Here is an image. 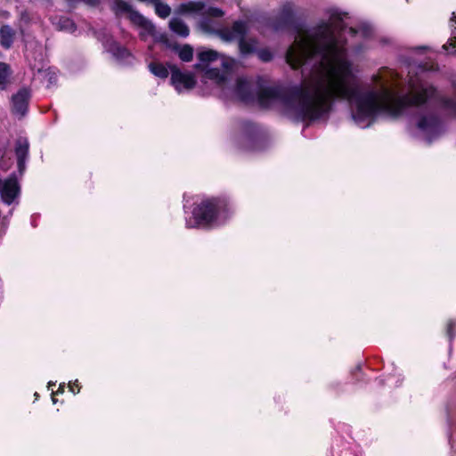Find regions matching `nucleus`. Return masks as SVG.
I'll return each mask as SVG.
<instances>
[{
    "mask_svg": "<svg viewBox=\"0 0 456 456\" xmlns=\"http://www.w3.org/2000/svg\"><path fill=\"white\" fill-rule=\"evenodd\" d=\"M454 86H455V89H456V83H455Z\"/></svg>",
    "mask_w": 456,
    "mask_h": 456,
    "instance_id": "obj_30",
    "label": "nucleus"
},
{
    "mask_svg": "<svg viewBox=\"0 0 456 456\" xmlns=\"http://www.w3.org/2000/svg\"><path fill=\"white\" fill-rule=\"evenodd\" d=\"M179 12L183 13H201L202 18L200 26L208 33H216L224 41H239L240 51L242 54L252 53L256 50L257 42L255 39H246L245 36L249 29L248 22L244 20L235 21L231 28H221L219 24L211 18H220L224 12L216 7L205 9V4L200 1H191L179 5Z\"/></svg>",
    "mask_w": 456,
    "mask_h": 456,
    "instance_id": "obj_3",
    "label": "nucleus"
},
{
    "mask_svg": "<svg viewBox=\"0 0 456 456\" xmlns=\"http://www.w3.org/2000/svg\"><path fill=\"white\" fill-rule=\"evenodd\" d=\"M169 28L174 33L180 37H186L189 36L190 29L180 18H172L169 21Z\"/></svg>",
    "mask_w": 456,
    "mask_h": 456,
    "instance_id": "obj_14",
    "label": "nucleus"
},
{
    "mask_svg": "<svg viewBox=\"0 0 456 456\" xmlns=\"http://www.w3.org/2000/svg\"><path fill=\"white\" fill-rule=\"evenodd\" d=\"M452 326H453L452 322H450L448 323V332H449V334L451 333V330H452Z\"/></svg>",
    "mask_w": 456,
    "mask_h": 456,
    "instance_id": "obj_24",
    "label": "nucleus"
},
{
    "mask_svg": "<svg viewBox=\"0 0 456 456\" xmlns=\"http://www.w3.org/2000/svg\"><path fill=\"white\" fill-rule=\"evenodd\" d=\"M443 48H444V50H447V49H448V45H444L443 46Z\"/></svg>",
    "mask_w": 456,
    "mask_h": 456,
    "instance_id": "obj_29",
    "label": "nucleus"
},
{
    "mask_svg": "<svg viewBox=\"0 0 456 456\" xmlns=\"http://www.w3.org/2000/svg\"><path fill=\"white\" fill-rule=\"evenodd\" d=\"M10 69L6 63L0 62V89L3 90L6 87L9 77H10Z\"/></svg>",
    "mask_w": 456,
    "mask_h": 456,
    "instance_id": "obj_18",
    "label": "nucleus"
},
{
    "mask_svg": "<svg viewBox=\"0 0 456 456\" xmlns=\"http://www.w3.org/2000/svg\"><path fill=\"white\" fill-rule=\"evenodd\" d=\"M418 127L426 134L428 142H431L442 131L440 120L431 113L425 114L419 118Z\"/></svg>",
    "mask_w": 456,
    "mask_h": 456,
    "instance_id": "obj_8",
    "label": "nucleus"
},
{
    "mask_svg": "<svg viewBox=\"0 0 456 456\" xmlns=\"http://www.w3.org/2000/svg\"><path fill=\"white\" fill-rule=\"evenodd\" d=\"M179 58L183 61H190L192 60L193 57V49L189 45H184L178 48L177 50Z\"/></svg>",
    "mask_w": 456,
    "mask_h": 456,
    "instance_id": "obj_19",
    "label": "nucleus"
},
{
    "mask_svg": "<svg viewBox=\"0 0 456 456\" xmlns=\"http://www.w3.org/2000/svg\"><path fill=\"white\" fill-rule=\"evenodd\" d=\"M198 60L195 69L204 71L205 77L221 86L224 97L243 102L256 101L263 107L281 104L293 110L302 120L311 122L314 119V85L311 83H304L300 88H295L292 92L285 87L273 86L255 93L253 84L243 77L237 78L232 86H228V80L236 65L234 59L208 49L199 51Z\"/></svg>",
    "mask_w": 456,
    "mask_h": 456,
    "instance_id": "obj_2",
    "label": "nucleus"
},
{
    "mask_svg": "<svg viewBox=\"0 0 456 456\" xmlns=\"http://www.w3.org/2000/svg\"><path fill=\"white\" fill-rule=\"evenodd\" d=\"M452 38H451L450 42H449V46L452 48V53H456V28L455 29L453 30L452 32Z\"/></svg>",
    "mask_w": 456,
    "mask_h": 456,
    "instance_id": "obj_22",
    "label": "nucleus"
},
{
    "mask_svg": "<svg viewBox=\"0 0 456 456\" xmlns=\"http://www.w3.org/2000/svg\"><path fill=\"white\" fill-rule=\"evenodd\" d=\"M54 385H55V384H54V383H53V382H49V383H48V387H52V386H54Z\"/></svg>",
    "mask_w": 456,
    "mask_h": 456,
    "instance_id": "obj_28",
    "label": "nucleus"
},
{
    "mask_svg": "<svg viewBox=\"0 0 456 456\" xmlns=\"http://www.w3.org/2000/svg\"><path fill=\"white\" fill-rule=\"evenodd\" d=\"M348 32L351 34V35H354L356 33L355 29H354L353 28H348Z\"/></svg>",
    "mask_w": 456,
    "mask_h": 456,
    "instance_id": "obj_25",
    "label": "nucleus"
},
{
    "mask_svg": "<svg viewBox=\"0 0 456 456\" xmlns=\"http://www.w3.org/2000/svg\"><path fill=\"white\" fill-rule=\"evenodd\" d=\"M63 387H64V386L61 384V385H60V387H59V390L62 392V391H63Z\"/></svg>",
    "mask_w": 456,
    "mask_h": 456,
    "instance_id": "obj_27",
    "label": "nucleus"
},
{
    "mask_svg": "<svg viewBox=\"0 0 456 456\" xmlns=\"http://www.w3.org/2000/svg\"><path fill=\"white\" fill-rule=\"evenodd\" d=\"M230 216L227 202L221 199H207L198 204L191 217H186L188 228L217 226Z\"/></svg>",
    "mask_w": 456,
    "mask_h": 456,
    "instance_id": "obj_4",
    "label": "nucleus"
},
{
    "mask_svg": "<svg viewBox=\"0 0 456 456\" xmlns=\"http://www.w3.org/2000/svg\"><path fill=\"white\" fill-rule=\"evenodd\" d=\"M347 13L338 10L330 12L329 21L325 23V114L337 98L348 100L354 107L353 118L361 127H366L378 114L397 117L411 106H421L428 101L456 116V102L444 97L436 89L419 78L409 80V92L399 96L397 92L386 84L379 88L358 92L352 84L350 65L346 57L345 40L341 31L346 27Z\"/></svg>",
    "mask_w": 456,
    "mask_h": 456,
    "instance_id": "obj_1",
    "label": "nucleus"
},
{
    "mask_svg": "<svg viewBox=\"0 0 456 456\" xmlns=\"http://www.w3.org/2000/svg\"><path fill=\"white\" fill-rule=\"evenodd\" d=\"M15 32L8 25L2 26L0 28V42L4 48H9L14 38Z\"/></svg>",
    "mask_w": 456,
    "mask_h": 456,
    "instance_id": "obj_15",
    "label": "nucleus"
},
{
    "mask_svg": "<svg viewBox=\"0 0 456 456\" xmlns=\"http://www.w3.org/2000/svg\"><path fill=\"white\" fill-rule=\"evenodd\" d=\"M454 20H456V16H455V13L453 12V13H452V19H451V21H453Z\"/></svg>",
    "mask_w": 456,
    "mask_h": 456,
    "instance_id": "obj_26",
    "label": "nucleus"
},
{
    "mask_svg": "<svg viewBox=\"0 0 456 456\" xmlns=\"http://www.w3.org/2000/svg\"><path fill=\"white\" fill-rule=\"evenodd\" d=\"M171 72V83L180 94L185 90L192 89L196 85V79L192 73L183 72L176 66L169 65Z\"/></svg>",
    "mask_w": 456,
    "mask_h": 456,
    "instance_id": "obj_7",
    "label": "nucleus"
},
{
    "mask_svg": "<svg viewBox=\"0 0 456 456\" xmlns=\"http://www.w3.org/2000/svg\"><path fill=\"white\" fill-rule=\"evenodd\" d=\"M152 4L155 6L156 13L160 18H167V16H169L171 9L167 4L161 3L159 0L153 1Z\"/></svg>",
    "mask_w": 456,
    "mask_h": 456,
    "instance_id": "obj_20",
    "label": "nucleus"
},
{
    "mask_svg": "<svg viewBox=\"0 0 456 456\" xmlns=\"http://www.w3.org/2000/svg\"><path fill=\"white\" fill-rule=\"evenodd\" d=\"M239 136L243 142L248 144L246 148L255 149L254 144L259 140L258 127L249 121H241L239 124Z\"/></svg>",
    "mask_w": 456,
    "mask_h": 456,
    "instance_id": "obj_9",
    "label": "nucleus"
},
{
    "mask_svg": "<svg viewBox=\"0 0 456 456\" xmlns=\"http://www.w3.org/2000/svg\"><path fill=\"white\" fill-rule=\"evenodd\" d=\"M104 48L111 53L117 61L124 63H130L133 58L132 54L126 49L121 47L118 43L113 41L110 37L102 40Z\"/></svg>",
    "mask_w": 456,
    "mask_h": 456,
    "instance_id": "obj_12",
    "label": "nucleus"
},
{
    "mask_svg": "<svg viewBox=\"0 0 456 456\" xmlns=\"http://www.w3.org/2000/svg\"><path fill=\"white\" fill-rule=\"evenodd\" d=\"M69 387L70 391L73 394H76V393H77L79 391V387H78V381L77 380H76L73 383H69Z\"/></svg>",
    "mask_w": 456,
    "mask_h": 456,
    "instance_id": "obj_23",
    "label": "nucleus"
},
{
    "mask_svg": "<svg viewBox=\"0 0 456 456\" xmlns=\"http://www.w3.org/2000/svg\"><path fill=\"white\" fill-rule=\"evenodd\" d=\"M150 71L156 77L160 78H167L168 77V69L161 63L151 62L149 64Z\"/></svg>",
    "mask_w": 456,
    "mask_h": 456,
    "instance_id": "obj_17",
    "label": "nucleus"
},
{
    "mask_svg": "<svg viewBox=\"0 0 456 456\" xmlns=\"http://www.w3.org/2000/svg\"><path fill=\"white\" fill-rule=\"evenodd\" d=\"M314 53V31L311 28L298 27L293 45L288 49L287 62L293 68L302 67L305 73L309 67L312 73L311 58Z\"/></svg>",
    "mask_w": 456,
    "mask_h": 456,
    "instance_id": "obj_5",
    "label": "nucleus"
},
{
    "mask_svg": "<svg viewBox=\"0 0 456 456\" xmlns=\"http://www.w3.org/2000/svg\"><path fill=\"white\" fill-rule=\"evenodd\" d=\"M53 24L59 30H63L69 33H72L76 30V26L74 22L70 19L66 17L55 18L53 20Z\"/></svg>",
    "mask_w": 456,
    "mask_h": 456,
    "instance_id": "obj_16",
    "label": "nucleus"
},
{
    "mask_svg": "<svg viewBox=\"0 0 456 456\" xmlns=\"http://www.w3.org/2000/svg\"><path fill=\"white\" fill-rule=\"evenodd\" d=\"M111 8L117 15H126L131 22L140 28L139 34L142 40H146L149 37L155 36L154 25L134 11L128 3L124 0H112Z\"/></svg>",
    "mask_w": 456,
    "mask_h": 456,
    "instance_id": "obj_6",
    "label": "nucleus"
},
{
    "mask_svg": "<svg viewBox=\"0 0 456 456\" xmlns=\"http://www.w3.org/2000/svg\"><path fill=\"white\" fill-rule=\"evenodd\" d=\"M29 97V92L26 88L20 89L15 95H13L12 99V112L16 115H20V117L24 116L28 109Z\"/></svg>",
    "mask_w": 456,
    "mask_h": 456,
    "instance_id": "obj_13",
    "label": "nucleus"
},
{
    "mask_svg": "<svg viewBox=\"0 0 456 456\" xmlns=\"http://www.w3.org/2000/svg\"><path fill=\"white\" fill-rule=\"evenodd\" d=\"M29 142L26 137H19L14 145V152L17 159L18 169L22 175L26 169V161L28 159Z\"/></svg>",
    "mask_w": 456,
    "mask_h": 456,
    "instance_id": "obj_11",
    "label": "nucleus"
},
{
    "mask_svg": "<svg viewBox=\"0 0 456 456\" xmlns=\"http://www.w3.org/2000/svg\"><path fill=\"white\" fill-rule=\"evenodd\" d=\"M257 56L263 61H269L273 58L272 53L267 49H262L258 51Z\"/></svg>",
    "mask_w": 456,
    "mask_h": 456,
    "instance_id": "obj_21",
    "label": "nucleus"
},
{
    "mask_svg": "<svg viewBox=\"0 0 456 456\" xmlns=\"http://www.w3.org/2000/svg\"><path fill=\"white\" fill-rule=\"evenodd\" d=\"M19 193L20 186L14 176H11L4 181L0 179V196L4 203L12 204Z\"/></svg>",
    "mask_w": 456,
    "mask_h": 456,
    "instance_id": "obj_10",
    "label": "nucleus"
}]
</instances>
